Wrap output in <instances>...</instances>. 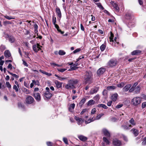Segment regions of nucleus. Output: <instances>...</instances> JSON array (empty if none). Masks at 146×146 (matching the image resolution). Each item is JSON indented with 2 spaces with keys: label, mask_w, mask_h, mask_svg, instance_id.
I'll use <instances>...</instances> for the list:
<instances>
[{
  "label": "nucleus",
  "mask_w": 146,
  "mask_h": 146,
  "mask_svg": "<svg viewBox=\"0 0 146 146\" xmlns=\"http://www.w3.org/2000/svg\"><path fill=\"white\" fill-rule=\"evenodd\" d=\"M105 70V69L103 68H100L97 71V74L99 76H100L101 75L103 74Z\"/></svg>",
  "instance_id": "obj_9"
},
{
  "label": "nucleus",
  "mask_w": 146,
  "mask_h": 146,
  "mask_svg": "<svg viewBox=\"0 0 146 146\" xmlns=\"http://www.w3.org/2000/svg\"><path fill=\"white\" fill-rule=\"evenodd\" d=\"M53 25H54L55 27L57 29V31H58L60 29L58 25L56 24V23Z\"/></svg>",
  "instance_id": "obj_63"
},
{
  "label": "nucleus",
  "mask_w": 146,
  "mask_h": 146,
  "mask_svg": "<svg viewBox=\"0 0 146 146\" xmlns=\"http://www.w3.org/2000/svg\"><path fill=\"white\" fill-rule=\"evenodd\" d=\"M10 74L12 75L13 76L16 78H18L19 77V76L15 74H13L9 71H7Z\"/></svg>",
  "instance_id": "obj_41"
},
{
  "label": "nucleus",
  "mask_w": 146,
  "mask_h": 146,
  "mask_svg": "<svg viewBox=\"0 0 146 146\" xmlns=\"http://www.w3.org/2000/svg\"><path fill=\"white\" fill-rule=\"evenodd\" d=\"M96 112V110L95 108L92 109L91 111V114H95Z\"/></svg>",
  "instance_id": "obj_54"
},
{
  "label": "nucleus",
  "mask_w": 146,
  "mask_h": 146,
  "mask_svg": "<svg viewBox=\"0 0 146 146\" xmlns=\"http://www.w3.org/2000/svg\"><path fill=\"white\" fill-rule=\"evenodd\" d=\"M111 120L113 122H115L117 120V119L115 117H113L111 118Z\"/></svg>",
  "instance_id": "obj_60"
},
{
  "label": "nucleus",
  "mask_w": 146,
  "mask_h": 146,
  "mask_svg": "<svg viewBox=\"0 0 146 146\" xmlns=\"http://www.w3.org/2000/svg\"><path fill=\"white\" fill-rule=\"evenodd\" d=\"M106 47V45L104 44H103L100 47V49L101 51H104Z\"/></svg>",
  "instance_id": "obj_35"
},
{
  "label": "nucleus",
  "mask_w": 146,
  "mask_h": 146,
  "mask_svg": "<svg viewBox=\"0 0 146 146\" xmlns=\"http://www.w3.org/2000/svg\"><path fill=\"white\" fill-rule=\"evenodd\" d=\"M121 127L125 130H128L131 128V125H127L124 124L122 125Z\"/></svg>",
  "instance_id": "obj_12"
},
{
  "label": "nucleus",
  "mask_w": 146,
  "mask_h": 146,
  "mask_svg": "<svg viewBox=\"0 0 146 146\" xmlns=\"http://www.w3.org/2000/svg\"><path fill=\"white\" fill-rule=\"evenodd\" d=\"M131 13H127L125 15V18L127 19H130L131 18Z\"/></svg>",
  "instance_id": "obj_28"
},
{
  "label": "nucleus",
  "mask_w": 146,
  "mask_h": 146,
  "mask_svg": "<svg viewBox=\"0 0 146 146\" xmlns=\"http://www.w3.org/2000/svg\"><path fill=\"white\" fill-rule=\"evenodd\" d=\"M96 5L98 6V7H99L100 9L103 10L104 9V8L102 5L101 3H96Z\"/></svg>",
  "instance_id": "obj_39"
},
{
  "label": "nucleus",
  "mask_w": 146,
  "mask_h": 146,
  "mask_svg": "<svg viewBox=\"0 0 146 146\" xmlns=\"http://www.w3.org/2000/svg\"><path fill=\"white\" fill-rule=\"evenodd\" d=\"M58 79L61 81L64 80H67V78L66 77L64 78H62L60 77L59 78H58Z\"/></svg>",
  "instance_id": "obj_61"
},
{
  "label": "nucleus",
  "mask_w": 146,
  "mask_h": 146,
  "mask_svg": "<svg viewBox=\"0 0 146 146\" xmlns=\"http://www.w3.org/2000/svg\"><path fill=\"white\" fill-rule=\"evenodd\" d=\"M111 3L113 5V7L115 9V10L117 12H119V8L118 7L117 5L114 1H111Z\"/></svg>",
  "instance_id": "obj_13"
},
{
  "label": "nucleus",
  "mask_w": 146,
  "mask_h": 146,
  "mask_svg": "<svg viewBox=\"0 0 146 146\" xmlns=\"http://www.w3.org/2000/svg\"><path fill=\"white\" fill-rule=\"evenodd\" d=\"M104 115V114L103 113H101L100 114L98 115L96 117L95 119L97 120L99 119L103 115Z\"/></svg>",
  "instance_id": "obj_40"
},
{
  "label": "nucleus",
  "mask_w": 146,
  "mask_h": 146,
  "mask_svg": "<svg viewBox=\"0 0 146 146\" xmlns=\"http://www.w3.org/2000/svg\"><path fill=\"white\" fill-rule=\"evenodd\" d=\"M52 22L53 24H55L56 23V17H53L52 18Z\"/></svg>",
  "instance_id": "obj_51"
},
{
  "label": "nucleus",
  "mask_w": 146,
  "mask_h": 146,
  "mask_svg": "<svg viewBox=\"0 0 146 146\" xmlns=\"http://www.w3.org/2000/svg\"><path fill=\"white\" fill-rule=\"evenodd\" d=\"M116 87L114 86H108L107 87V89L108 90H113L116 88Z\"/></svg>",
  "instance_id": "obj_34"
},
{
  "label": "nucleus",
  "mask_w": 146,
  "mask_h": 146,
  "mask_svg": "<svg viewBox=\"0 0 146 146\" xmlns=\"http://www.w3.org/2000/svg\"><path fill=\"white\" fill-rule=\"evenodd\" d=\"M3 24H4V25H6L7 24H11V23L9 21H5L3 22Z\"/></svg>",
  "instance_id": "obj_58"
},
{
  "label": "nucleus",
  "mask_w": 146,
  "mask_h": 146,
  "mask_svg": "<svg viewBox=\"0 0 146 146\" xmlns=\"http://www.w3.org/2000/svg\"><path fill=\"white\" fill-rule=\"evenodd\" d=\"M117 61L116 59H112L108 62V65L112 67L115 66L117 64Z\"/></svg>",
  "instance_id": "obj_5"
},
{
  "label": "nucleus",
  "mask_w": 146,
  "mask_h": 146,
  "mask_svg": "<svg viewBox=\"0 0 146 146\" xmlns=\"http://www.w3.org/2000/svg\"><path fill=\"white\" fill-rule=\"evenodd\" d=\"M137 84L138 83L137 82L134 83L131 88L130 89L129 92H131L134 91L136 93H139L141 89V88L139 86H137Z\"/></svg>",
  "instance_id": "obj_3"
},
{
  "label": "nucleus",
  "mask_w": 146,
  "mask_h": 146,
  "mask_svg": "<svg viewBox=\"0 0 146 146\" xmlns=\"http://www.w3.org/2000/svg\"><path fill=\"white\" fill-rule=\"evenodd\" d=\"M7 68H9L11 70L12 69V65L11 64L9 63V65L7 66Z\"/></svg>",
  "instance_id": "obj_62"
},
{
  "label": "nucleus",
  "mask_w": 146,
  "mask_h": 146,
  "mask_svg": "<svg viewBox=\"0 0 146 146\" xmlns=\"http://www.w3.org/2000/svg\"><path fill=\"white\" fill-rule=\"evenodd\" d=\"M95 103V102L92 100H89L88 102L87 105L90 106L94 105Z\"/></svg>",
  "instance_id": "obj_31"
},
{
  "label": "nucleus",
  "mask_w": 146,
  "mask_h": 146,
  "mask_svg": "<svg viewBox=\"0 0 146 146\" xmlns=\"http://www.w3.org/2000/svg\"><path fill=\"white\" fill-rule=\"evenodd\" d=\"M18 87L16 85H14L13 86V89L15 90L16 92H18L19 91Z\"/></svg>",
  "instance_id": "obj_49"
},
{
  "label": "nucleus",
  "mask_w": 146,
  "mask_h": 146,
  "mask_svg": "<svg viewBox=\"0 0 146 146\" xmlns=\"http://www.w3.org/2000/svg\"><path fill=\"white\" fill-rule=\"evenodd\" d=\"M103 141L105 142L106 143V144L109 145V144L110 142L109 141L108 139H107L106 138V137H103Z\"/></svg>",
  "instance_id": "obj_36"
},
{
  "label": "nucleus",
  "mask_w": 146,
  "mask_h": 146,
  "mask_svg": "<svg viewBox=\"0 0 146 146\" xmlns=\"http://www.w3.org/2000/svg\"><path fill=\"white\" fill-rule=\"evenodd\" d=\"M145 107H146V102H144L142 104V108H144Z\"/></svg>",
  "instance_id": "obj_57"
},
{
  "label": "nucleus",
  "mask_w": 146,
  "mask_h": 146,
  "mask_svg": "<svg viewBox=\"0 0 146 146\" xmlns=\"http://www.w3.org/2000/svg\"><path fill=\"white\" fill-rule=\"evenodd\" d=\"M6 85L7 87L9 88H10L11 87V86L9 82H6Z\"/></svg>",
  "instance_id": "obj_55"
},
{
  "label": "nucleus",
  "mask_w": 146,
  "mask_h": 146,
  "mask_svg": "<svg viewBox=\"0 0 146 146\" xmlns=\"http://www.w3.org/2000/svg\"><path fill=\"white\" fill-rule=\"evenodd\" d=\"M98 107H102L105 109H107L108 107L104 104H99L98 105Z\"/></svg>",
  "instance_id": "obj_30"
},
{
  "label": "nucleus",
  "mask_w": 146,
  "mask_h": 146,
  "mask_svg": "<svg viewBox=\"0 0 146 146\" xmlns=\"http://www.w3.org/2000/svg\"><path fill=\"white\" fill-rule=\"evenodd\" d=\"M131 86V85L130 84H127L123 88V90L125 92L129 90Z\"/></svg>",
  "instance_id": "obj_26"
},
{
  "label": "nucleus",
  "mask_w": 146,
  "mask_h": 146,
  "mask_svg": "<svg viewBox=\"0 0 146 146\" xmlns=\"http://www.w3.org/2000/svg\"><path fill=\"white\" fill-rule=\"evenodd\" d=\"M5 18L8 20H10L11 19H14L15 18L14 17H9L8 16L6 15L4 17Z\"/></svg>",
  "instance_id": "obj_48"
},
{
  "label": "nucleus",
  "mask_w": 146,
  "mask_h": 146,
  "mask_svg": "<svg viewBox=\"0 0 146 146\" xmlns=\"http://www.w3.org/2000/svg\"><path fill=\"white\" fill-rule=\"evenodd\" d=\"M100 96L99 94H97L94 97V100H98L100 99Z\"/></svg>",
  "instance_id": "obj_45"
},
{
  "label": "nucleus",
  "mask_w": 146,
  "mask_h": 146,
  "mask_svg": "<svg viewBox=\"0 0 146 146\" xmlns=\"http://www.w3.org/2000/svg\"><path fill=\"white\" fill-rule=\"evenodd\" d=\"M55 83L56 86L57 88H59L62 87V83L59 82L58 80H56L55 81Z\"/></svg>",
  "instance_id": "obj_19"
},
{
  "label": "nucleus",
  "mask_w": 146,
  "mask_h": 146,
  "mask_svg": "<svg viewBox=\"0 0 146 146\" xmlns=\"http://www.w3.org/2000/svg\"><path fill=\"white\" fill-rule=\"evenodd\" d=\"M44 95L47 98H50L52 96V94L49 92H46L44 93Z\"/></svg>",
  "instance_id": "obj_20"
},
{
  "label": "nucleus",
  "mask_w": 146,
  "mask_h": 146,
  "mask_svg": "<svg viewBox=\"0 0 146 146\" xmlns=\"http://www.w3.org/2000/svg\"><path fill=\"white\" fill-rule=\"evenodd\" d=\"M129 122L130 124L129 125H131V128L136 125V122L135 121L133 118H132L130 120H129Z\"/></svg>",
  "instance_id": "obj_15"
},
{
  "label": "nucleus",
  "mask_w": 146,
  "mask_h": 146,
  "mask_svg": "<svg viewBox=\"0 0 146 146\" xmlns=\"http://www.w3.org/2000/svg\"><path fill=\"white\" fill-rule=\"evenodd\" d=\"M87 111V109H85L82 110L81 112L80 113V114L81 115L85 113Z\"/></svg>",
  "instance_id": "obj_53"
},
{
  "label": "nucleus",
  "mask_w": 146,
  "mask_h": 146,
  "mask_svg": "<svg viewBox=\"0 0 146 146\" xmlns=\"http://www.w3.org/2000/svg\"><path fill=\"white\" fill-rule=\"evenodd\" d=\"M32 82L35 85H38V86H39L40 85L39 82L38 80H32Z\"/></svg>",
  "instance_id": "obj_42"
},
{
  "label": "nucleus",
  "mask_w": 146,
  "mask_h": 146,
  "mask_svg": "<svg viewBox=\"0 0 146 146\" xmlns=\"http://www.w3.org/2000/svg\"><path fill=\"white\" fill-rule=\"evenodd\" d=\"M85 83L86 84H91L92 82V78L91 74L86 72L84 77Z\"/></svg>",
  "instance_id": "obj_2"
},
{
  "label": "nucleus",
  "mask_w": 146,
  "mask_h": 146,
  "mask_svg": "<svg viewBox=\"0 0 146 146\" xmlns=\"http://www.w3.org/2000/svg\"><path fill=\"white\" fill-rule=\"evenodd\" d=\"M6 48V47L5 46L1 45L0 47V50L1 51H3Z\"/></svg>",
  "instance_id": "obj_44"
},
{
  "label": "nucleus",
  "mask_w": 146,
  "mask_h": 146,
  "mask_svg": "<svg viewBox=\"0 0 146 146\" xmlns=\"http://www.w3.org/2000/svg\"><path fill=\"white\" fill-rule=\"evenodd\" d=\"M24 92L25 93L27 94H29L30 93V91L29 90H28L26 88H24Z\"/></svg>",
  "instance_id": "obj_47"
},
{
  "label": "nucleus",
  "mask_w": 146,
  "mask_h": 146,
  "mask_svg": "<svg viewBox=\"0 0 146 146\" xmlns=\"http://www.w3.org/2000/svg\"><path fill=\"white\" fill-rule=\"evenodd\" d=\"M130 131L135 137L137 136L139 134V131L134 128H132Z\"/></svg>",
  "instance_id": "obj_14"
},
{
  "label": "nucleus",
  "mask_w": 146,
  "mask_h": 146,
  "mask_svg": "<svg viewBox=\"0 0 146 146\" xmlns=\"http://www.w3.org/2000/svg\"><path fill=\"white\" fill-rule=\"evenodd\" d=\"M18 106L19 108H20L23 109L24 108V106L23 104L21 102L19 103L18 104Z\"/></svg>",
  "instance_id": "obj_43"
},
{
  "label": "nucleus",
  "mask_w": 146,
  "mask_h": 146,
  "mask_svg": "<svg viewBox=\"0 0 146 146\" xmlns=\"http://www.w3.org/2000/svg\"><path fill=\"white\" fill-rule=\"evenodd\" d=\"M39 71L41 73L48 76H50L52 75V74L51 73H49L41 69H40Z\"/></svg>",
  "instance_id": "obj_29"
},
{
  "label": "nucleus",
  "mask_w": 146,
  "mask_h": 146,
  "mask_svg": "<svg viewBox=\"0 0 146 146\" xmlns=\"http://www.w3.org/2000/svg\"><path fill=\"white\" fill-rule=\"evenodd\" d=\"M66 70V68H61L60 69H58V71L61 72H62Z\"/></svg>",
  "instance_id": "obj_52"
},
{
  "label": "nucleus",
  "mask_w": 146,
  "mask_h": 146,
  "mask_svg": "<svg viewBox=\"0 0 146 146\" xmlns=\"http://www.w3.org/2000/svg\"><path fill=\"white\" fill-rule=\"evenodd\" d=\"M74 119L77 122L78 124V125L82 124L84 121V119L79 118L78 117L76 116H75Z\"/></svg>",
  "instance_id": "obj_10"
},
{
  "label": "nucleus",
  "mask_w": 146,
  "mask_h": 146,
  "mask_svg": "<svg viewBox=\"0 0 146 146\" xmlns=\"http://www.w3.org/2000/svg\"><path fill=\"white\" fill-rule=\"evenodd\" d=\"M142 145H146V137H145L143 140V141L142 143Z\"/></svg>",
  "instance_id": "obj_46"
},
{
  "label": "nucleus",
  "mask_w": 146,
  "mask_h": 146,
  "mask_svg": "<svg viewBox=\"0 0 146 146\" xmlns=\"http://www.w3.org/2000/svg\"><path fill=\"white\" fill-rule=\"evenodd\" d=\"M118 95L117 94L115 93L113 94L111 96V99L113 101H115L117 100Z\"/></svg>",
  "instance_id": "obj_17"
},
{
  "label": "nucleus",
  "mask_w": 146,
  "mask_h": 146,
  "mask_svg": "<svg viewBox=\"0 0 146 146\" xmlns=\"http://www.w3.org/2000/svg\"><path fill=\"white\" fill-rule=\"evenodd\" d=\"M95 118H94L93 117L92 118H90L89 119H88V120L86 121H85L86 124H87L88 123L91 122L93 121H94L95 120Z\"/></svg>",
  "instance_id": "obj_32"
},
{
  "label": "nucleus",
  "mask_w": 146,
  "mask_h": 146,
  "mask_svg": "<svg viewBox=\"0 0 146 146\" xmlns=\"http://www.w3.org/2000/svg\"><path fill=\"white\" fill-rule=\"evenodd\" d=\"M80 50L81 49L80 48H77L73 51V53L74 54L76 53L77 52H79L80 51Z\"/></svg>",
  "instance_id": "obj_56"
},
{
  "label": "nucleus",
  "mask_w": 146,
  "mask_h": 146,
  "mask_svg": "<svg viewBox=\"0 0 146 146\" xmlns=\"http://www.w3.org/2000/svg\"><path fill=\"white\" fill-rule=\"evenodd\" d=\"M34 101V99L33 97L30 96H27L26 99V102L27 104H31Z\"/></svg>",
  "instance_id": "obj_6"
},
{
  "label": "nucleus",
  "mask_w": 146,
  "mask_h": 146,
  "mask_svg": "<svg viewBox=\"0 0 146 146\" xmlns=\"http://www.w3.org/2000/svg\"><path fill=\"white\" fill-rule=\"evenodd\" d=\"M141 102L140 98L139 97L133 98L131 100V103L134 106H137Z\"/></svg>",
  "instance_id": "obj_4"
},
{
  "label": "nucleus",
  "mask_w": 146,
  "mask_h": 146,
  "mask_svg": "<svg viewBox=\"0 0 146 146\" xmlns=\"http://www.w3.org/2000/svg\"><path fill=\"white\" fill-rule=\"evenodd\" d=\"M98 90V87H95L92 90L90 91V94H92L94 93H96Z\"/></svg>",
  "instance_id": "obj_23"
},
{
  "label": "nucleus",
  "mask_w": 146,
  "mask_h": 146,
  "mask_svg": "<svg viewBox=\"0 0 146 146\" xmlns=\"http://www.w3.org/2000/svg\"><path fill=\"white\" fill-rule=\"evenodd\" d=\"M102 132L104 135L107 137H110V134L108 131L106 129H102Z\"/></svg>",
  "instance_id": "obj_16"
},
{
  "label": "nucleus",
  "mask_w": 146,
  "mask_h": 146,
  "mask_svg": "<svg viewBox=\"0 0 146 146\" xmlns=\"http://www.w3.org/2000/svg\"><path fill=\"white\" fill-rule=\"evenodd\" d=\"M86 100V98H83L80 101V102L79 103V105L80 107L81 108L82 107L83 105L85 102Z\"/></svg>",
  "instance_id": "obj_25"
},
{
  "label": "nucleus",
  "mask_w": 146,
  "mask_h": 146,
  "mask_svg": "<svg viewBox=\"0 0 146 146\" xmlns=\"http://www.w3.org/2000/svg\"><path fill=\"white\" fill-rule=\"evenodd\" d=\"M78 138L80 140L83 141H86L87 139V138L86 137L82 135L79 136L78 137Z\"/></svg>",
  "instance_id": "obj_27"
},
{
  "label": "nucleus",
  "mask_w": 146,
  "mask_h": 146,
  "mask_svg": "<svg viewBox=\"0 0 146 146\" xmlns=\"http://www.w3.org/2000/svg\"><path fill=\"white\" fill-rule=\"evenodd\" d=\"M63 141L66 144H68V141L66 137L63 138Z\"/></svg>",
  "instance_id": "obj_50"
},
{
  "label": "nucleus",
  "mask_w": 146,
  "mask_h": 146,
  "mask_svg": "<svg viewBox=\"0 0 146 146\" xmlns=\"http://www.w3.org/2000/svg\"><path fill=\"white\" fill-rule=\"evenodd\" d=\"M71 69H72V70H75L78 68V67H76L75 66H74V64H73L72 66H71Z\"/></svg>",
  "instance_id": "obj_59"
},
{
  "label": "nucleus",
  "mask_w": 146,
  "mask_h": 146,
  "mask_svg": "<svg viewBox=\"0 0 146 146\" xmlns=\"http://www.w3.org/2000/svg\"><path fill=\"white\" fill-rule=\"evenodd\" d=\"M4 56L8 58L11 56V54L9 50H6L4 52Z\"/></svg>",
  "instance_id": "obj_24"
},
{
  "label": "nucleus",
  "mask_w": 146,
  "mask_h": 146,
  "mask_svg": "<svg viewBox=\"0 0 146 146\" xmlns=\"http://www.w3.org/2000/svg\"><path fill=\"white\" fill-rule=\"evenodd\" d=\"M46 144L48 146H52V143L50 142H46Z\"/></svg>",
  "instance_id": "obj_64"
},
{
  "label": "nucleus",
  "mask_w": 146,
  "mask_h": 146,
  "mask_svg": "<svg viewBox=\"0 0 146 146\" xmlns=\"http://www.w3.org/2000/svg\"><path fill=\"white\" fill-rule=\"evenodd\" d=\"M56 12L57 13V15L60 18L62 16L61 13L60 9L58 8H56Z\"/></svg>",
  "instance_id": "obj_21"
},
{
  "label": "nucleus",
  "mask_w": 146,
  "mask_h": 146,
  "mask_svg": "<svg viewBox=\"0 0 146 146\" xmlns=\"http://www.w3.org/2000/svg\"><path fill=\"white\" fill-rule=\"evenodd\" d=\"M141 52V50H136L133 51L131 53V54L132 55H139Z\"/></svg>",
  "instance_id": "obj_22"
},
{
  "label": "nucleus",
  "mask_w": 146,
  "mask_h": 146,
  "mask_svg": "<svg viewBox=\"0 0 146 146\" xmlns=\"http://www.w3.org/2000/svg\"><path fill=\"white\" fill-rule=\"evenodd\" d=\"M58 54L60 55H63L65 54L66 52L63 50H60L59 51Z\"/></svg>",
  "instance_id": "obj_38"
},
{
  "label": "nucleus",
  "mask_w": 146,
  "mask_h": 146,
  "mask_svg": "<svg viewBox=\"0 0 146 146\" xmlns=\"http://www.w3.org/2000/svg\"><path fill=\"white\" fill-rule=\"evenodd\" d=\"M113 144L115 146H120L121 143L120 140L116 139L113 140Z\"/></svg>",
  "instance_id": "obj_8"
},
{
  "label": "nucleus",
  "mask_w": 146,
  "mask_h": 146,
  "mask_svg": "<svg viewBox=\"0 0 146 146\" xmlns=\"http://www.w3.org/2000/svg\"><path fill=\"white\" fill-rule=\"evenodd\" d=\"M78 82V80L76 79H72L69 80L68 83L65 86L66 89L70 90L76 88L75 85L77 84Z\"/></svg>",
  "instance_id": "obj_1"
},
{
  "label": "nucleus",
  "mask_w": 146,
  "mask_h": 146,
  "mask_svg": "<svg viewBox=\"0 0 146 146\" xmlns=\"http://www.w3.org/2000/svg\"><path fill=\"white\" fill-rule=\"evenodd\" d=\"M9 40L11 43H13L15 41V38L12 36H10L9 37Z\"/></svg>",
  "instance_id": "obj_33"
},
{
  "label": "nucleus",
  "mask_w": 146,
  "mask_h": 146,
  "mask_svg": "<svg viewBox=\"0 0 146 146\" xmlns=\"http://www.w3.org/2000/svg\"><path fill=\"white\" fill-rule=\"evenodd\" d=\"M33 96L35 97L36 101H39L40 100V96L39 93H36L33 94Z\"/></svg>",
  "instance_id": "obj_11"
},
{
  "label": "nucleus",
  "mask_w": 146,
  "mask_h": 146,
  "mask_svg": "<svg viewBox=\"0 0 146 146\" xmlns=\"http://www.w3.org/2000/svg\"><path fill=\"white\" fill-rule=\"evenodd\" d=\"M40 47H42L40 46L38 43H37L36 44L34 45L33 46V50L36 52H37L39 50H41V48Z\"/></svg>",
  "instance_id": "obj_7"
},
{
  "label": "nucleus",
  "mask_w": 146,
  "mask_h": 146,
  "mask_svg": "<svg viewBox=\"0 0 146 146\" xmlns=\"http://www.w3.org/2000/svg\"><path fill=\"white\" fill-rule=\"evenodd\" d=\"M75 107V104H71L68 108L69 111L71 112H73Z\"/></svg>",
  "instance_id": "obj_18"
},
{
  "label": "nucleus",
  "mask_w": 146,
  "mask_h": 146,
  "mask_svg": "<svg viewBox=\"0 0 146 146\" xmlns=\"http://www.w3.org/2000/svg\"><path fill=\"white\" fill-rule=\"evenodd\" d=\"M125 84L124 82H121V83L117 84V86L119 88H122L125 85Z\"/></svg>",
  "instance_id": "obj_37"
}]
</instances>
